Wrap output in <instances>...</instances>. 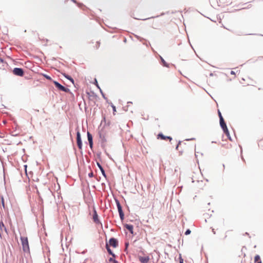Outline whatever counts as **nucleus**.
<instances>
[{
	"mask_svg": "<svg viewBox=\"0 0 263 263\" xmlns=\"http://www.w3.org/2000/svg\"><path fill=\"white\" fill-rule=\"evenodd\" d=\"M21 240L23 251L26 252H29V247L27 237H22L21 238Z\"/></svg>",
	"mask_w": 263,
	"mask_h": 263,
	"instance_id": "1",
	"label": "nucleus"
},
{
	"mask_svg": "<svg viewBox=\"0 0 263 263\" xmlns=\"http://www.w3.org/2000/svg\"><path fill=\"white\" fill-rule=\"evenodd\" d=\"M176 149L179 151V153L182 154L184 150L187 151L189 149L188 146L185 143H182L179 142L176 146Z\"/></svg>",
	"mask_w": 263,
	"mask_h": 263,
	"instance_id": "2",
	"label": "nucleus"
},
{
	"mask_svg": "<svg viewBox=\"0 0 263 263\" xmlns=\"http://www.w3.org/2000/svg\"><path fill=\"white\" fill-rule=\"evenodd\" d=\"M54 84L55 87L57 88H58L59 90L64 91V92H68L69 91V89L64 87L63 86L61 85L60 83H59L58 82L54 81Z\"/></svg>",
	"mask_w": 263,
	"mask_h": 263,
	"instance_id": "3",
	"label": "nucleus"
},
{
	"mask_svg": "<svg viewBox=\"0 0 263 263\" xmlns=\"http://www.w3.org/2000/svg\"><path fill=\"white\" fill-rule=\"evenodd\" d=\"M77 142L79 148L81 149L82 148V142L81 139L80 133L79 131L77 133Z\"/></svg>",
	"mask_w": 263,
	"mask_h": 263,
	"instance_id": "4",
	"label": "nucleus"
},
{
	"mask_svg": "<svg viewBox=\"0 0 263 263\" xmlns=\"http://www.w3.org/2000/svg\"><path fill=\"white\" fill-rule=\"evenodd\" d=\"M117 205L118 208V210L119 213L120 217L121 220H123L124 219V213L122 210V206L120 203V202L118 201H117Z\"/></svg>",
	"mask_w": 263,
	"mask_h": 263,
	"instance_id": "5",
	"label": "nucleus"
},
{
	"mask_svg": "<svg viewBox=\"0 0 263 263\" xmlns=\"http://www.w3.org/2000/svg\"><path fill=\"white\" fill-rule=\"evenodd\" d=\"M13 72V73L16 76H23L24 75V71L22 68H14Z\"/></svg>",
	"mask_w": 263,
	"mask_h": 263,
	"instance_id": "6",
	"label": "nucleus"
},
{
	"mask_svg": "<svg viewBox=\"0 0 263 263\" xmlns=\"http://www.w3.org/2000/svg\"><path fill=\"white\" fill-rule=\"evenodd\" d=\"M108 245L111 246L114 248H116L118 246V241L115 238H111L109 240Z\"/></svg>",
	"mask_w": 263,
	"mask_h": 263,
	"instance_id": "7",
	"label": "nucleus"
},
{
	"mask_svg": "<svg viewBox=\"0 0 263 263\" xmlns=\"http://www.w3.org/2000/svg\"><path fill=\"white\" fill-rule=\"evenodd\" d=\"M138 258L142 263H147L149 260V257L148 256H139Z\"/></svg>",
	"mask_w": 263,
	"mask_h": 263,
	"instance_id": "8",
	"label": "nucleus"
},
{
	"mask_svg": "<svg viewBox=\"0 0 263 263\" xmlns=\"http://www.w3.org/2000/svg\"><path fill=\"white\" fill-rule=\"evenodd\" d=\"M157 138H160L162 140H169L171 141L172 140V138L170 136H165L162 134L160 133L157 136Z\"/></svg>",
	"mask_w": 263,
	"mask_h": 263,
	"instance_id": "9",
	"label": "nucleus"
},
{
	"mask_svg": "<svg viewBox=\"0 0 263 263\" xmlns=\"http://www.w3.org/2000/svg\"><path fill=\"white\" fill-rule=\"evenodd\" d=\"M92 219H93V221L96 223H100V220L98 218V215L97 214V213L96 210H94Z\"/></svg>",
	"mask_w": 263,
	"mask_h": 263,
	"instance_id": "10",
	"label": "nucleus"
},
{
	"mask_svg": "<svg viewBox=\"0 0 263 263\" xmlns=\"http://www.w3.org/2000/svg\"><path fill=\"white\" fill-rule=\"evenodd\" d=\"M87 138L89 142V146L90 148L92 147L93 142H92V137L90 133L87 132Z\"/></svg>",
	"mask_w": 263,
	"mask_h": 263,
	"instance_id": "11",
	"label": "nucleus"
},
{
	"mask_svg": "<svg viewBox=\"0 0 263 263\" xmlns=\"http://www.w3.org/2000/svg\"><path fill=\"white\" fill-rule=\"evenodd\" d=\"M124 227L127 229L128 230L131 234H133V229H134V227L133 225L132 224H124Z\"/></svg>",
	"mask_w": 263,
	"mask_h": 263,
	"instance_id": "12",
	"label": "nucleus"
},
{
	"mask_svg": "<svg viewBox=\"0 0 263 263\" xmlns=\"http://www.w3.org/2000/svg\"><path fill=\"white\" fill-rule=\"evenodd\" d=\"M220 125L222 129L224 128H226V127H227V125L224 121L223 118H221V120H220Z\"/></svg>",
	"mask_w": 263,
	"mask_h": 263,
	"instance_id": "13",
	"label": "nucleus"
},
{
	"mask_svg": "<svg viewBox=\"0 0 263 263\" xmlns=\"http://www.w3.org/2000/svg\"><path fill=\"white\" fill-rule=\"evenodd\" d=\"M106 248L108 252V253L110 255H111L113 257L115 256V254L112 252L111 249L109 248V245L108 243H106Z\"/></svg>",
	"mask_w": 263,
	"mask_h": 263,
	"instance_id": "14",
	"label": "nucleus"
},
{
	"mask_svg": "<svg viewBox=\"0 0 263 263\" xmlns=\"http://www.w3.org/2000/svg\"><path fill=\"white\" fill-rule=\"evenodd\" d=\"M254 262L255 263H262L260 257L259 255H256L254 257Z\"/></svg>",
	"mask_w": 263,
	"mask_h": 263,
	"instance_id": "15",
	"label": "nucleus"
},
{
	"mask_svg": "<svg viewBox=\"0 0 263 263\" xmlns=\"http://www.w3.org/2000/svg\"><path fill=\"white\" fill-rule=\"evenodd\" d=\"M223 132L224 133V134L226 135V136H227V137L230 140H231V137H230V133H229V132L228 130V129L227 127H226V128H224L223 129Z\"/></svg>",
	"mask_w": 263,
	"mask_h": 263,
	"instance_id": "16",
	"label": "nucleus"
},
{
	"mask_svg": "<svg viewBox=\"0 0 263 263\" xmlns=\"http://www.w3.org/2000/svg\"><path fill=\"white\" fill-rule=\"evenodd\" d=\"M63 74L66 78L69 80L73 84L74 83V80L71 77H70L69 76H68L67 74H66L65 73H64Z\"/></svg>",
	"mask_w": 263,
	"mask_h": 263,
	"instance_id": "17",
	"label": "nucleus"
},
{
	"mask_svg": "<svg viewBox=\"0 0 263 263\" xmlns=\"http://www.w3.org/2000/svg\"><path fill=\"white\" fill-rule=\"evenodd\" d=\"M100 171H101V173L102 174V175L104 176V177H106V175H105V171L103 169V168H101L100 169Z\"/></svg>",
	"mask_w": 263,
	"mask_h": 263,
	"instance_id": "18",
	"label": "nucleus"
},
{
	"mask_svg": "<svg viewBox=\"0 0 263 263\" xmlns=\"http://www.w3.org/2000/svg\"><path fill=\"white\" fill-rule=\"evenodd\" d=\"M1 200H2V204L3 206V208H5L4 199L3 197H2V198H1Z\"/></svg>",
	"mask_w": 263,
	"mask_h": 263,
	"instance_id": "19",
	"label": "nucleus"
},
{
	"mask_svg": "<svg viewBox=\"0 0 263 263\" xmlns=\"http://www.w3.org/2000/svg\"><path fill=\"white\" fill-rule=\"evenodd\" d=\"M111 107H112V108L113 109L114 114L115 115V112H116V107L113 104L111 105Z\"/></svg>",
	"mask_w": 263,
	"mask_h": 263,
	"instance_id": "20",
	"label": "nucleus"
},
{
	"mask_svg": "<svg viewBox=\"0 0 263 263\" xmlns=\"http://www.w3.org/2000/svg\"><path fill=\"white\" fill-rule=\"evenodd\" d=\"M191 230L189 229H187L185 232V235H187L190 234L191 233Z\"/></svg>",
	"mask_w": 263,
	"mask_h": 263,
	"instance_id": "21",
	"label": "nucleus"
},
{
	"mask_svg": "<svg viewBox=\"0 0 263 263\" xmlns=\"http://www.w3.org/2000/svg\"><path fill=\"white\" fill-rule=\"evenodd\" d=\"M218 116L219 117V119H220V120H221V118H223L222 115H221V112H220V111H218Z\"/></svg>",
	"mask_w": 263,
	"mask_h": 263,
	"instance_id": "22",
	"label": "nucleus"
},
{
	"mask_svg": "<svg viewBox=\"0 0 263 263\" xmlns=\"http://www.w3.org/2000/svg\"><path fill=\"white\" fill-rule=\"evenodd\" d=\"M4 227V224L2 221H0V228Z\"/></svg>",
	"mask_w": 263,
	"mask_h": 263,
	"instance_id": "23",
	"label": "nucleus"
},
{
	"mask_svg": "<svg viewBox=\"0 0 263 263\" xmlns=\"http://www.w3.org/2000/svg\"><path fill=\"white\" fill-rule=\"evenodd\" d=\"M97 164L100 170L101 169V168H102V166L99 162H97Z\"/></svg>",
	"mask_w": 263,
	"mask_h": 263,
	"instance_id": "24",
	"label": "nucleus"
},
{
	"mask_svg": "<svg viewBox=\"0 0 263 263\" xmlns=\"http://www.w3.org/2000/svg\"><path fill=\"white\" fill-rule=\"evenodd\" d=\"M230 73L231 74H233V75H235V72L233 70H231V72H230Z\"/></svg>",
	"mask_w": 263,
	"mask_h": 263,
	"instance_id": "25",
	"label": "nucleus"
},
{
	"mask_svg": "<svg viewBox=\"0 0 263 263\" xmlns=\"http://www.w3.org/2000/svg\"><path fill=\"white\" fill-rule=\"evenodd\" d=\"M114 260H115L114 259L112 258H110L109 259V261H112L113 262H114Z\"/></svg>",
	"mask_w": 263,
	"mask_h": 263,
	"instance_id": "26",
	"label": "nucleus"
},
{
	"mask_svg": "<svg viewBox=\"0 0 263 263\" xmlns=\"http://www.w3.org/2000/svg\"><path fill=\"white\" fill-rule=\"evenodd\" d=\"M45 77L47 79H49L50 80V77L48 76H45Z\"/></svg>",
	"mask_w": 263,
	"mask_h": 263,
	"instance_id": "27",
	"label": "nucleus"
},
{
	"mask_svg": "<svg viewBox=\"0 0 263 263\" xmlns=\"http://www.w3.org/2000/svg\"><path fill=\"white\" fill-rule=\"evenodd\" d=\"M88 175L89 177H92L93 176V173H89Z\"/></svg>",
	"mask_w": 263,
	"mask_h": 263,
	"instance_id": "28",
	"label": "nucleus"
},
{
	"mask_svg": "<svg viewBox=\"0 0 263 263\" xmlns=\"http://www.w3.org/2000/svg\"><path fill=\"white\" fill-rule=\"evenodd\" d=\"M183 260L182 259H181L180 260V263H183Z\"/></svg>",
	"mask_w": 263,
	"mask_h": 263,
	"instance_id": "29",
	"label": "nucleus"
},
{
	"mask_svg": "<svg viewBox=\"0 0 263 263\" xmlns=\"http://www.w3.org/2000/svg\"><path fill=\"white\" fill-rule=\"evenodd\" d=\"M114 263H118L117 261L116 260H114Z\"/></svg>",
	"mask_w": 263,
	"mask_h": 263,
	"instance_id": "30",
	"label": "nucleus"
},
{
	"mask_svg": "<svg viewBox=\"0 0 263 263\" xmlns=\"http://www.w3.org/2000/svg\"><path fill=\"white\" fill-rule=\"evenodd\" d=\"M212 231H213V233H214V234H215V231H214V229H213V230H212Z\"/></svg>",
	"mask_w": 263,
	"mask_h": 263,
	"instance_id": "31",
	"label": "nucleus"
},
{
	"mask_svg": "<svg viewBox=\"0 0 263 263\" xmlns=\"http://www.w3.org/2000/svg\"><path fill=\"white\" fill-rule=\"evenodd\" d=\"M128 243H126V247L127 248V246H128Z\"/></svg>",
	"mask_w": 263,
	"mask_h": 263,
	"instance_id": "32",
	"label": "nucleus"
}]
</instances>
